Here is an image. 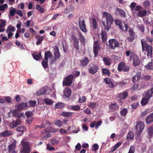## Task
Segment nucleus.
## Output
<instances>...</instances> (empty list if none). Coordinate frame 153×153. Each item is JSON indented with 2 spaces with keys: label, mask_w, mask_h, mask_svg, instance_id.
<instances>
[{
  "label": "nucleus",
  "mask_w": 153,
  "mask_h": 153,
  "mask_svg": "<svg viewBox=\"0 0 153 153\" xmlns=\"http://www.w3.org/2000/svg\"><path fill=\"white\" fill-rule=\"evenodd\" d=\"M141 43L142 51L148 57L151 58L153 54V48L152 46L148 44L144 39H141Z\"/></svg>",
  "instance_id": "obj_1"
},
{
  "label": "nucleus",
  "mask_w": 153,
  "mask_h": 153,
  "mask_svg": "<svg viewBox=\"0 0 153 153\" xmlns=\"http://www.w3.org/2000/svg\"><path fill=\"white\" fill-rule=\"evenodd\" d=\"M108 47L110 49L114 50L116 48H119L120 46L118 42L115 39H111L108 41Z\"/></svg>",
  "instance_id": "obj_2"
},
{
  "label": "nucleus",
  "mask_w": 153,
  "mask_h": 153,
  "mask_svg": "<svg viewBox=\"0 0 153 153\" xmlns=\"http://www.w3.org/2000/svg\"><path fill=\"white\" fill-rule=\"evenodd\" d=\"M21 144L22 146L21 153H29L30 151V148L29 143L22 140L21 142Z\"/></svg>",
  "instance_id": "obj_3"
},
{
  "label": "nucleus",
  "mask_w": 153,
  "mask_h": 153,
  "mask_svg": "<svg viewBox=\"0 0 153 153\" xmlns=\"http://www.w3.org/2000/svg\"><path fill=\"white\" fill-rule=\"evenodd\" d=\"M144 126L145 125L143 122L140 121L136 123L135 128L138 135L141 134L144 128Z\"/></svg>",
  "instance_id": "obj_4"
},
{
  "label": "nucleus",
  "mask_w": 153,
  "mask_h": 153,
  "mask_svg": "<svg viewBox=\"0 0 153 153\" xmlns=\"http://www.w3.org/2000/svg\"><path fill=\"white\" fill-rule=\"evenodd\" d=\"M73 78V76L70 75L66 77L64 79L62 83L63 85L69 86L71 85Z\"/></svg>",
  "instance_id": "obj_5"
},
{
  "label": "nucleus",
  "mask_w": 153,
  "mask_h": 153,
  "mask_svg": "<svg viewBox=\"0 0 153 153\" xmlns=\"http://www.w3.org/2000/svg\"><path fill=\"white\" fill-rule=\"evenodd\" d=\"M71 38L72 39L73 42V45L74 48L77 50L79 49V41L77 37L74 35L72 34L71 36Z\"/></svg>",
  "instance_id": "obj_6"
},
{
  "label": "nucleus",
  "mask_w": 153,
  "mask_h": 153,
  "mask_svg": "<svg viewBox=\"0 0 153 153\" xmlns=\"http://www.w3.org/2000/svg\"><path fill=\"white\" fill-rule=\"evenodd\" d=\"M115 24L118 25H119V28L121 29L122 31L126 32L128 31V25L125 22H123L124 25L125 27V30H124L123 29V25L122 23H121V21L117 19H116L115 21Z\"/></svg>",
  "instance_id": "obj_7"
},
{
  "label": "nucleus",
  "mask_w": 153,
  "mask_h": 153,
  "mask_svg": "<svg viewBox=\"0 0 153 153\" xmlns=\"http://www.w3.org/2000/svg\"><path fill=\"white\" fill-rule=\"evenodd\" d=\"M99 69L98 66L96 64H93L88 69L89 73L91 74H96Z\"/></svg>",
  "instance_id": "obj_8"
},
{
  "label": "nucleus",
  "mask_w": 153,
  "mask_h": 153,
  "mask_svg": "<svg viewBox=\"0 0 153 153\" xmlns=\"http://www.w3.org/2000/svg\"><path fill=\"white\" fill-rule=\"evenodd\" d=\"M54 60H53L52 63H53L54 61H56L57 60L59 59L60 58V54L58 47L57 46H55V51L54 52Z\"/></svg>",
  "instance_id": "obj_9"
},
{
  "label": "nucleus",
  "mask_w": 153,
  "mask_h": 153,
  "mask_svg": "<svg viewBox=\"0 0 153 153\" xmlns=\"http://www.w3.org/2000/svg\"><path fill=\"white\" fill-rule=\"evenodd\" d=\"M79 62L80 66L82 67H85L89 63V61L88 57L84 56L79 61Z\"/></svg>",
  "instance_id": "obj_10"
},
{
  "label": "nucleus",
  "mask_w": 153,
  "mask_h": 153,
  "mask_svg": "<svg viewBox=\"0 0 153 153\" xmlns=\"http://www.w3.org/2000/svg\"><path fill=\"white\" fill-rule=\"evenodd\" d=\"M115 13L116 15L120 16L121 17L125 18L126 16L125 11L118 8L116 9Z\"/></svg>",
  "instance_id": "obj_11"
},
{
  "label": "nucleus",
  "mask_w": 153,
  "mask_h": 153,
  "mask_svg": "<svg viewBox=\"0 0 153 153\" xmlns=\"http://www.w3.org/2000/svg\"><path fill=\"white\" fill-rule=\"evenodd\" d=\"M128 33L129 36L127 37V39L129 41L132 42L135 38V33L132 29L130 28L129 29Z\"/></svg>",
  "instance_id": "obj_12"
},
{
  "label": "nucleus",
  "mask_w": 153,
  "mask_h": 153,
  "mask_svg": "<svg viewBox=\"0 0 153 153\" xmlns=\"http://www.w3.org/2000/svg\"><path fill=\"white\" fill-rule=\"evenodd\" d=\"M104 13L106 15V20L107 24L109 23L110 24H112L114 21V19L112 18L111 15L107 12H104Z\"/></svg>",
  "instance_id": "obj_13"
},
{
  "label": "nucleus",
  "mask_w": 153,
  "mask_h": 153,
  "mask_svg": "<svg viewBox=\"0 0 153 153\" xmlns=\"http://www.w3.org/2000/svg\"><path fill=\"white\" fill-rule=\"evenodd\" d=\"M45 88L42 87L36 93V95L37 96H40L43 95H48L49 94Z\"/></svg>",
  "instance_id": "obj_14"
},
{
  "label": "nucleus",
  "mask_w": 153,
  "mask_h": 153,
  "mask_svg": "<svg viewBox=\"0 0 153 153\" xmlns=\"http://www.w3.org/2000/svg\"><path fill=\"white\" fill-rule=\"evenodd\" d=\"M81 21L80 20L79 21V27L81 30L82 32L85 33L87 32V30H86L85 24V22L84 20H82V21L81 24H80Z\"/></svg>",
  "instance_id": "obj_15"
},
{
  "label": "nucleus",
  "mask_w": 153,
  "mask_h": 153,
  "mask_svg": "<svg viewBox=\"0 0 153 153\" xmlns=\"http://www.w3.org/2000/svg\"><path fill=\"white\" fill-rule=\"evenodd\" d=\"M105 65L110 66L111 64V60L108 56L103 57L102 59Z\"/></svg>",
  "instance_id": "obj_16"
},
{
  "label": "nucleus",
  "mask_w": 153,
  "mask_h": 153,
  "mask_svg": "<svg viewBox=\"0 0 153 153\" xmlns=\"http://www.w3.org/2000/svg\"><path fill=\"white\" fill-rule=\"evenodd\" d=\"M141 74L140 72H137L136 74L132 78V81L133 82H135L141 78Z\"/></svg>",
  "instance_id": "obj_17"
},
{
  "label": "nucleus",
  "mask_w": 153,
  "mask_h": 153,
  "mask_svg": "<svg viewBox=\"0 0 153 153\" xmlns=\"http://www.w3.org/2000/svg\"><path fill=\"white\" fill-rule=\"evenodd\" d=\"M21 123V120L19 119H17L16 121H13L10 124V126L11 128H14L16 127L18 125Z\"/></svg>",
  "instance_id": "obj_18"
},
{
  "label": "nucleus",
  "mask_w": 153,
  "mask_h": 153,
  "mask_svg": "<svg viewBox=\"0 0 153 153\" xmlns=\"http://www.w3.org/2000/svg\"><path fill=\"white\" fill-rule=\"evenodd\" d=\"M150 97L151 96H145L142 99L141 101V103L142 106H144L148 103Z\"/></svg>",
  "instance_id": "obj_19"
},
{
  "label": "nucleus",
  "mask_w": 153,
  "mask_h": 153,
  "mask_svg": "<svg viewBox=\"0 0 153 153\" xmlns=\"http://www.w3.org/2000/svg\"><path fill=\"white\" fill-rule=\"evenodd\" d=\"M78 35L79 38V40L81 44L84 45L85 44V39L82 33L80 32H79L78 33Z\"/></svg>",
  "instance_id": "obj_20"
},
{
  "label": "nucleus",
  "mask_w": 153,
  "mask_h": 153,
  "mask_svg": "<svg viewBox=\"0 0 153 153\" xmlns=\"http://www.w3.org/2000/svg\"><path fill=\"white\" fill-rule=\"evenodd\" d=\"M140 60L139 58L137 56H134L133 59V65L134 66H137L140 64Z\"/></svg>",
  "instance_id": "obj_21"
},
{
  "label": "nucleus",
  "mask_w": 153,
  "mask_h": 153,
  "mask_svg": "<svg viewBox=\"0 0 153 153\" xmlns=\"http://www.w3.org/2000/svg\"><path fill=\"white\" fill-rule=\"evenodd\" d=\"M27 106V103L22 102L17 105V108L19 110H22Z\"/></svg>",
  "instance_id": "obj_22"
},
{
  "label": "nucleus",
  "mask_w": 153,
  "mask_h": 153,
  "mask_svg": "<svg viewBox=\"0 0 153 153\" xmlns=\"http://www.w3.org/2000/svg\"><path fill=\"white\" fill-rule=\"evenodd\" d=\"M146 122L147 124L153 122V113L146 117Z\"/></svg>",
  "instance_id": "obj_23"
},
{
  "label": "nucleus",
  "mask_w": 153,
  "mask_h": 153,
  "mask_svg": "<svg viewBox=\"0 0 153 153\" xmlns=\"http://www.w3.org/2000/svg\"><path fill=\"white\" fill-rule=\"evenodd\" d=\"M101 38L102 41L104 42L107 40V36L106 32L105 31H102L101 33Z\"/></svg>",
  "instance_id": "obj_24"
},
{
  "label": "nucleus",
  "mask_w": 153,
  "mask_h": 153,
  "mask_svg": "<svg viewBox=\"0 0 153 153\" xmlns=\"http://www.w3.org/2000/svg\"><path fill=\"white\" fill-rule=\"evenodd\" d=\"M147 13V11L145 10H141L139 11L137 13V15L140 17L145 16Z\"/></svg>",
  "instance_id": "obj_25"
},
{
  "label": "nucleus",
  "mask_w": 153,
  "mask_h": 153,
  "mask_svg": "<svg viewBox=\"0 0 153 153\" xmlns=\"http://www.w3.org/2000/svg\"><path fill=\"white\" fill-rule=\"evenodd\" d=\"M33 56L34 59L36 61H38L41 57V52H36L32 54Z\"/></svg>",
  "instance_id": "obj_26"
},
{
  "label": "nucleus",
  "mask_w": 153,
  "mask_h": 153,
  "mask_svg": "<svg viewBox=\"0 0 153 153\" xmlns=\"http://www.w3.org/2000/svg\"><path fill=\"white\" fill-rule=\"evenodd\" d=\"M126 65V63L123 62H120L118 64L117 70L119 71H121Z\"/></svg>",
  "instance_id": "obj_27"
},
{
  "label": "nucleus",
  "mask_w": 153,
  "mask_h": 153,
  "mask_svg": "<svg viewBox=\"0 0 153 153\" xmlns=\"http://www.w3.org/2000/svg\"><path fill=\"white\" fill-rule=\"evenodd\" d=\"M52 55L50 51H45V53L44 59L45 60H48V58L52 57Z\"/></svg>",
  "instance_id": "obj_28"
},
{
  "label": "nucleus",
  "mask_w": 153,
  "mask_h": 153,
  "mask_svg": "<svg viewBox=\"0 0 153 153\" xmlns=\"http://www.w3.org/2000/svg\"><path fill=\"white\" fill-rule=\"evenodd\" d=\"M71 90L70 88L66 87L64 90V95L63 96H71Z\"/></svg>",
  "instance_id": "obj_29"
},
{
  "label": "nucleus",
  "mask_w": 153,
  "mask_h": 153,
  "mask_svg": "<svg viewBox=\"0 0 153 153\" xmlns=\"http://www.w3.org/2000/svg\"><path fill=\"white\" fill-rule=\"evenodd\" d=\"M145 67L148 70H153V59L151 60L150 62H149L148 64L146 65Z\"/></svg>",
  "instance_id": "obj_30"
},
{
  "label": "nucleus",
  "mask_w": 153,
  "mask_h": 153,
  "mask_svg": "<svg viewBox=\"0 0 153 153\" xmlns=\"http://www.w3.org/2000/svg\"><path fill=\"white\" fill-rule=\"evenodd\" d=\"M35 37L38 41L36 42V44L37 45H39L41 43V42L43 40L44 37L42 36H40V35H36L35 36Z\"/></svg>",
  "instance_id": "obj_31"
},
{
  "label": "nucleus",
  "mask_w": 153,
  "mask_h": 153,
  "mask_svg": "<svg viewBox=\"0 0 153 153\" xmlns=\"http://www.w3.org/2000/svg\"><path fill=\"white\" fill-rule=\"evenodd\" d=\"M110 108L112 111H114L118 108V106L115 103H111V104Z\"/></svg>",
  "instance_id": "obj_32"
},
{
  "label": "nucleus",
  "mask_w": 153,
  "mask_h": 153,
  "mask_svg": "<svg viewBox=\"0 0 153 153\" xmlns=\"http://www.w3.org/2000/svg\"><path fill=\"white\" fill-rule=\"evenodd\" d=\"M134 134L131 131H129L128 134L127 136V138L128 140H132L134 138Z\"/></svg>",
  "instance_id": "obj_33"
},
{
  "label": "nucleus",
  "mask_w": 153,
  "mask_h": 153,
  "mask_svg": "<svg viewBox=\"0 0 153 153\" xmlns=\"http://www.w3.org/2000/svg\"><path fill=\"white\" fill-rule=\"evenodd\" d=\"M44 101L45 104L48 105H51L54 102V101L51 99L47 98L44 99Z\"/></svg>",
  "instance_id": "obj_34"
},
{
  "label": "nucleus",
  "mask_w": 153,
  "mask_h": 153,
  "mask_svg": "<svg viewBox=\"0 0 153 153\" xmlns=\"http://www.w3.org/2000/svg\"><path fill=\"white\" fill-rule=\"evenodd\" d=\"M148 135L150 137L153 136V128L150 127L147 129Z\"/></svg>",
  "instance_id": "obj_35"
},
{
  "label": "nucleus",
  "mask_w": 153,
  "mask_h": 153,
  "mask_svg": "<svg viewBox=\"0 0 153 153\" xmlns=\"http://www.w3.org/2000/svg\"><path fill=\"white\" fill-rule=\"evenodd\" d=\"M46 130H47L48 132L53 133L57 132V130H58V129L53 128H52V127H48L47 128Z\"/></svg>",
  "instance_id": "obj_36"
},
{
  "label": "nucleus",
  "mask_w": 153,
  "mask_h": 153,
  "mask_svg": "<svg viewBox=\"0 0 153 153\" xmlns=\"http://www.w3.org/2000/svg\"><path fill=\"white\" fill-rule=\"evenodd\" d=\"M12 132L10 131H5L3 132L1 134H0V136H2L4 137L8 136L11 135Z\"/></svg>",
  "instance_id": "obj_37"
},
{
  "label": "nucleus",
  "mask_w": 153,
  "mask_h": 153,
  "mask_svg": "<svg viewBox=\"0 0 153 153\" xmlns=\"http://www.w3.org/2000/svg\"><path fill=\"white\" fill-rule=\"evenodd\" d=\"M73 113L69 112H62L61 115L64 117H69L72 115Z\"/></svg>",
  "instance_id": "obj_38"
},
{
  "label": "nucleus",
  "mask_w": 153,
  "mask_h": 153,
  "mask_svg": "<svg viewBox=\"0 0 153 153\" xmlns=\"http://www.w3.org/2000/svg\"><path fill=\"white\" fill-rule=\"evenodd\" d=\"M102 71L103 75H107L109 76L111 72L108 69L103 68L102 69Z\"/></svg>",
  "instance_id": "obj_39"
},
{
  "label": "nucleus",
  "mask_w": 153,
  "mask_h": 153,
  "mask_svg": "<svg viewBox=\"0 0 153 153\" xmlns=\"http://www.w3.org/2000/svg\"><path fill=\"white\" fill-rule=\"evenodd\" d=\"M41 5L39 4H37L36 6V10H38L39 11L40 13H43L45 12L44 8L42 7H40Z\"/></svg>",
  "instance_id": "obj_40"
},
{
  "label": "nucleus",
  "mask_w": 153,
  "mask_h": 153,
  "mask_svg": "<svg viewBox=\"0 0 153 153\" xmlns=\"http://www.w3.org/2000/svg\"><path fill=\"white\" fill-rule=\"evenodd\" d=\"M55 124L59 127H61L62 125V122L58 120H56L54 121Z\"/></svg>",
  "instance_id": "obj_41"
},
{
  "label": "nucleus",
  "mask_w": 153,
  "mask_h": 153,
  "mask_svg": "<svg viewBox=\"0 0 153 153\" xmlns=\"http://www.w3.org/2000/svg\"><path fill=\"white\" fill-rule=\"evenodd\" d=\"M92 24L94 29H96L97 28V23L96 20L95 19L93 18L92 19Z\"/></svg>",
  "instance_id": "obj_42"
},
{
  "label": "nucleus",
  "mask_w": 153,
  "mask_h": 153,
  "mask_svg": "<svg viewBox=\"0 0 153 153\" xmlns=\"http://www.w3.org/2000/svg\"><path fill=\"white\" fill-rule=\"evenodd\" d=\"M127 112V109L126 108H123L120 111V113L122 116L125 117L126 115Z\"/></svg>",
  "instance_id": "obj_43"
},
{
  "label": "nucleus",
  "mask_w": 153,
  "mask_h": 153,
  "mask_svg": "<svg viewBox=\"0 0 153 153\" xmlns=\"http://www.w3.org/2000/svg\"><path fill=\"white\" fill-rule=\"evenodd\" d=\"M59 142V140L57 139L54 138L51 140L50 143L52 145H56L58 144Z\"/></svg>",
  "instance_id": "obj_44"
},
{
  "label": "nucleus",
  "mask_w": 153,
  "mask_h": 153,
  "mask_svg": "<svg viewBox=\"0 0 153 153\" xmlns=\"http://www.w3.org/2000/svg\"><path fill=\"white\" fill-rule=\"evenodd\" d=\"M100 48L93 47V53L94 54V57H97V55Z\"/></svg>",
  "instance_id": "obj_45"
},
{
  "label": "nucleus",
  "mask_w": 153,
  "mask_h": 153,
  "mask_svg": "<svg viewBox=\"0 0 153 153\" xmlns=\"http://www.w3.org/2000/svg\"><path fill=\"white\" fill-rule=\"evenodd\" d=\"M145 96H150L151 95L153 94V88H151L150 90H148L145 92Z\"/></svg>",
  "instance_id": "obj_46"
},
{
  "label": "nucleus",
  "mask_w": 153,
  "mask_h": 153,
  "mask_svg": "<svg viewBox=\"0 0 153 153\" xmlns=\"http://www.w3.org/2000/svg\"><path fill=\"white\" fill-rule=\"evenodd\" d=\"M36 102L35 100H30L28 101L29 105L30 107H33L35 106Z\"/></svg>",
  "instance_id": "obj_47"
},
{
  "label": "nucleus",
  "mask_w": 153,
  "mask_h": 153,
  "mask_svg": "<svg viewBox=\"0 0 153 153\" xmlns=\"http://www.w3.org/2000/svg\"><path fill=\"white\" fill-rule=\"evenodd\" d=\"M48 60L47 61V60H45V61H43L42 62V64L43 66V67L44 68H47L48 67Z\"/></svg>",
  "instance_id": "obj_48"
},
{
  "label": "nucleus",
  "mask_w": 153,
  "mask_h": 153,
  "mask_svg": "<svg viewBox=\"0 0 153 153\" xmlns=\"http://www.w3.org/2000/svg\"><path fill=\"white\" fill-rule=\"evenodd\" d=\"M64 103L60 102L56 104L55 106L56 108H63L64 107Z\"/></svg>",
  "instance_id": "obj_49"
},
{
  "label": "nucleus",
  "mask_w": 153,
  "mask_h": 153,
  "mask_svg": "<svg viewBox=\"0 0 153 153\" xmlns=\"http://www.w3.org/2000/svg\"><path fill=\"white\" fill-rule=\"evenodd\" d=\"M96 105V104L94 102H91L88 104V105L92 109L95 108Z\"/></svg>",
  "instance_id": "obj_50"
},
{
  "label": "nucleus",
  "mask_w": 153,
  "mask_h": 153,
  "mask_svg": "<svg viewBox=\"0 0 153 153\" xmlns=\"http://www.w3.org/2000/svg\"><path fill=\"white\" fill-rule=\"evenodd\" d=\"M135 150V147L134 146H131L129 149L128 153H134Z\"/></svg>",
  "instance_id": "obj_51"
},
{
  "label": "nucleus",
  "mask_w": 153,
  "mask_h": 153,
  "mask_svg": "<svg viewBox=\"0 0 153 153\" xmlns=\"http://www.w3.org/2000/svg\"><path fill=\"white\" fill-rule=\"evenodd\" d=\"M153 39L150 37L149 36H147L146 38V40H145V41L146 42H150L152 44L153 42Z\"/></svg>",
  "instance_id": "obj_52"
},
{
  "label": "nucleus",
  "mask_w": 153,
  "mask_h": 153,
  "mask_svg": "<svg viewBox=\"0 0 153 153\" xmlns=\"http://www.w3.org/2000/svg\"><path fill=\"white\" fill-rule=\"evenodd\" d=\"M136 3L133 2L131 3L130 5V7L132 11L134 10L136 6Z\"/></svg>",
  "instance_id": "obj_53"
},
{
  "label": "nucleus",
  "mask_w": 153,
  "mask_h": 153,
  "mask_svg": "<svg viewBox=\"0 0 153 153\" xmlns=\"http://www.w3.org/2000/svg\"><path fill=\"white\" fill-rule=\"evenodd\" d=\"M93 47L100 48V43L97 40L94 41Z\"/></svg>",
  "instance_id": "obj_54"
},
{
  "label": "nucleus",
  "mask_w": 153,
  "mask_h": 153,
  "mask_svg": "<svg viewBox=\"0 0 153 153\" xmlns=\"http://www.w3.org/2000/svg\"><path fill=\"white\" fill-rule=\"evenodd\" d=\"M86 98L85 96L80 97L79 99V102L80 103L84 102L85 101Z\"/></svg>",
  "instance_id": "obj_55"
},
{
  "label": "nucleus",
  "mask_w": 153,
  "mask_h": 153,
  "mask_svg": "<svg viewBox=\"0 0 153 153\" xmlns=\"http://www.w3.org/2000/svg\"><path fill=\"white\" fill-rule=\"evenodd\" d=\"M17 12V10L15 8H13L12 10L10 11V15L11 16H13L16 13L15 12Z\"/></svg>",
  "instance_id": "obj_56"
},
{
  "label": "nucleus",
  "mask_w": 153,
  "mask_h": 153,
  "mask_svg": "<svg viewBox=\"0 0 153 153\" xmlns=\"http://www.w3.org/2000/svg\"><path fill=\"white\" fill-rule=\"evenodd\" d=\"M92 147L93 149H92V150L95 151L98 149L99 148V146L97 144L95 143L93 145Z\"/></svg>",
  "instance_id": "obj_57"
},
{
  "label": "nucleus",
  "mask_w": 153,
  "mask_h": 153,
  "mask_svg": "<svg viewBox=\"0 0 153 153\" xmlns=\"http://www.w3.org/2000/svg\"><path fill=\"white\" fill-rule=\"evenodd\" d=\"M130 69V67L129 65H125L123 70L124 72H128L129 71Z\"/></svg>",
  "instance_id": "obj_58"
},
{
  "label": "nucleus",
  "mask_w": 153,
  "mask_h": 153,
  "mask_svg": "<svg viewBox=\"0 0 153 153\" xmlns=\"http://www.w3.org/2000/svg\"><path fill=\"white\" fill-rule=\"evenodd\" d=\"M25 129V128L23 126H20L17 128V130L18 131L21 132L22 133Z\"/></svg>",
  "instance_id": "obj_59"
},
{
  "label": "nucleus",
  "mask_w": 153,
  "mask_h": 153,
  "mask_svg": "<svg viewBox=\"0 0 153 153\" xmlns=\"http://www.w3.org/2000/svg\"><path fill=\"white\" fill-rule=\"evenodd\" d=\"M138 28L142 32H144L145 30L144 26L143 25H141L139 26Z\"/></svg>",
  "instance_id": "obj_60"
},
{
  "label": "nucleus",
  "mask_w": 153,
  "mask_h": 153,
  "mask_svg": "<svg viewBox=\"0 0 153 153\" xmlns=\"http://www.w3.org/2000/svg\"><path fill=\"white\" fill-rule=\"evenodd\" d=\"M25 115L27 117H29L32 116L33 114L32 112L28 111L26 112Z\"/></svg>",
  "instance_id": "obj_61"
},
{
  "label": "nucleus",
  "mask_w": 153,
  "mask_h": 153,
  "mask_svg": "<svg viewBox=\"0 0 153 153\" xmlns=\"http://www.w3.org/2000/svg\"><path fill=\"white\" fill-rule=\"evenodd\" d=\"M104 81L106 84H108L110 83V82H111V80L109 78H106L104 79Z\"/></svg>",
  "instance_id": "obj_62"
},
{
  "label": "nucleus",
  "mask_w": 153,
  "mask_h": 153,
  "mask_svg": "<svg viewBox=\"0 0 153 153\" xmlns=\"http://www.w3.org/2000/svg\"><path fill=\"white\" fill-rule=\"evenodd\" d=\"M121 144V142H119L117 143L114 146L113 150L115 151L119 147Z\"/></svg>",
  "instance_id": "obj_63"
},
{
  "label": "nucleus",
  "mask_w": 153,
  "mask_h": 153,
  "mask_svg": "<svg viewBox=\"0 0 153 153\" xmlns=\"http://www.w3.org/2000/svg\"><path fill=\"white\" fill-rule=\"evenodd\" d=\"M71 108L74 110H78L80 109V107L78 105H73L71 106Z\"/></svg>",
  "instance_id": "obj_64"
}]
</instances>
